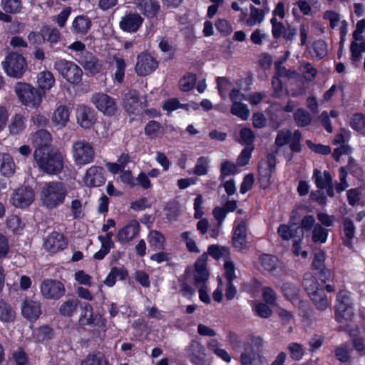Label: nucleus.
<instances>
[{"instance_id": "nucleus-11", "label": "nucleus", "mask_w": 365, "mask_h": 365, "mask_svg": "<svg viewBox=\"0 0 365 365\" xmlns=\"http://www.w3.org/2000/svg\"><path fill=\"white\" fill-rule=\"evenodd\" d=\"M5 73L11 77L20 78L27 68L26 59L17 53H9L1 63Z\"/></svg>"}, {"instance_id": "nucleus-31", "label": "nucleus", "mask_w": 365, "mask_h": 365, "mask_svg": "<svg viewBox=\"0 0 365 365\" xmlns=\"http://www.w3.org/2000/svg\"><path fill=\"white\" fill-rule=\"evenodd\" d=\"M261 266L267 271L278 274L282 270V264L278 259L270 255H263L259 258Z\"/></svg>"}, {"instance_id": "nucleus-39", "label": "nucleus", "mask_w": 365, "mask_h": 365, "mask_svg": "<svg viewBox=\"0 0 365 365\" xmlns=\"http://www.w3.org/2000/svg\"><path fill=\"white\" fill-rule=\"evenodd\" d=\"M99 319L101 320V324L105 326V319H102L101 317H99ZM81 320L82 323L87 324H94L98 325L100 324V322H96V317L93 316L92 306L88 303L85 304L83 307Z\"/></svg>"}, {"instance_id": "nucleus-2", "label": "nucleus", "mask_w": 365, "mask_h": 365, "mask_svg": "<svg viewBox=\"0 0 365 365\" xmlns=\"http://www.w3.org/2000/svg\"><path fill=\"white\" fill-rule=\"evenodd\" d=\"M263 340L259 336L252 337L244 344L240 356L241 365H267L262 355Z\"/></svg>"}, {"instance_id": "nucleus-63", "label": "nucleus", "mask_w": 365, "mask_h": 365, "mask_svg": "<svg viewBox=\"0 0 365 365\" xmlns=\"http://www.w3.org/2000/svg\"><path fill=\"white\" fill-rule=\"evenodd\" d=\"M307 146L314 152L322 155L329 154L331 151L330 146L324 145L322 144H315L312 143L311 140H307L306 141Z\"/></svg>"}, {"instance_id": "nucleus-6", "label": "nucleus", "mask_w": 365, "mask_h": 365, "mask_svg": "<svg viewBox=\"0 0 365 365\" xmlns=\"http://www.w3.org/2000/svg\"><path fill=\"white\" fill-rule=\"evenodd\" d=\"M277 232L283 240H293L292 252L294 255L301 256L304 259L308 257V252L307 251L301 250L300 245L303 240L304 232L299 226H297L294 224L281 225Z\"/></svg>"}, {"instance_id": "nucleus-33", "label": "nucleus", "mask_w": 365, "mask_h": 365, "mask_svg": "<svg viewBox=\"0 0 365 365\" xmlns=\"http://www.w3.org/2000/svg\"><path fill=\"white\" fill-rule=\"evenodd\" d=\"M26 127V119L21 114H16L11 117L8 129L12 135H19L24 132Z\"/></svg>"}, {"instance_id": "nucleus-42", "label": "nucleus", "mask_w": 365, "mask_h": 365, "mask_svg": "<svg viewBox=\"0 0 365 365\" xmlns=\"http://www.w3.org/2000/svg\"><path fill=\"white\" fill-rule=\"evenodd\" d=\"M54 336V331L48 326H43L36 329L33 336L38 342H44L51 339Z\"/></svg>"}, {"instance_id": "nucleus-35", "label": "nucleus", "mask_w": 365, "mask_h": 365, "mask_svg": "<svg viewBox=\"0 0 365 365\" xmlns=\"http://www.w3.org/2000/svg\"><path fill=\"white\" fill-rule=\"evenodd\" d=\"M355 236V227L351 220L348 217L343 219L342 240L347 247L351 246V241Z\"/></svg>"}, {"instance_id": "nucleus-41", "label": "nucleus", "mask_w": 365, "mask_h": 365, "mask_svg": "<svg viewBox=\"0 0 365 365\" xmlns=\"http://www.w3.org/2000/svg\"><path fill=\"white\" fill-rule=\"evenodd\" d=\"M79 301L76 299H70L62 303L59 307V313L65 317L73 316L78 309Z\"/></svg>"}, {"instance_id": "nucleus-47", "label": "nucleus", "mask_w": 365, "mask_h": 365, "mask_svg": "<svg viewBox=\"0 0 365 365\" xmlns=\"http://www.w3.org/2000/svg\"><path fill=\"white\" fill-rule=\"evenodd\" d=\"M42 38L44 41L51 43H57L60 39L59 31L53 27L44 26L41 28Z\"/></svg>"}, {"instance_id": "nucleus-29", "label": "nucleus", "mask_w": 365, "mask_h": 365, "mask_svg": "<svg viewBox=\"0 0 365 365\" xmlns=\"http://www.w3.org/2000/svg\"><path fill=\"white\" fill-rule=\"evenodd\" d=\"M76 59L86 70L91 73H98L101 68V63L90 53H85Z\"/></svg>"}, {"instance_id": "nucleus-51", "label": "nucleus", "mask_w": 365, "mask_h": 365, "mask_svg": "<svg viewBox=\"0 0 365 365\" xmlns=\"http://www.w3.org/2000/svg\"><path fill=\"white\" fill-rule=\"evenodd\" d=\"M323 19L329 22V26L332 29L337 28L342 21L341 20V15L336 11L327 10L323 14Z\"/></svg>"}, {"instance_id": "nucleus-13", "label": "nucleus", "mask_w": 365, "mask_h": 365, "mask_svg": "<svg viewBox=\"0 0 365 365\" xmlns=\"http://www.w3.org/2000/svg\"><path fill=\"white\" fill-rule=\"evenodd\" d=\"M230 98L232 102L231 113L243 120H247L250 115V111L247 106L242 102L245 101V95L240 90L234 88L230 93Z\"/></svg>"}, {"instance_id": "nucleus-57", "label": "nucleus", "mask_w": 365, "mask_h": 365, "mask_svg": "<svg viewBox=\"0 0 365 365\" xmlns=\"http://www.w3.org/2000/svg\"><path fill=\"white\" fill-rule=\"evenodd\" d=\"M190 106L188 104H181L176 98H171L164 103L163 108L168 113H171L178 108L188 110Z\"/></svg>"}, {"instance_id": "nucleus-10", "label": "nucleus", "mask_w": 365, "mask_h": 365, "mask_svg": "<svg viewBox=\"0 0 365 365\" xmlns=\"http://www.w3.org/2000/svg\"><path fill=\"white\" fill-rule=\"evenodd\" d=\"M54 69L68 83L78 84L82 78V70L76 63L66 59H57Z\"/></svg>"}, {"instance_id": "nucleus-54", "label": "nucleus", "mask_w": 365, "mask_h": 365, "mask_svg": "<svg viewBox=\"0 0 365 365\" xmlns=\"http://www.w3.org/2000/svg\"><path fill=\"white\" fill-rule=\"evenodd\" d=\"M292 133L289 130H282L277 133L275 139L276 153H279V148L286 144H289V139L292 136Z\"/></svg>"}, {"instance_id": "nucleus-37", "label": "nucleus", "mask_w": 365, "mask_h": 365, "mask_svg": "<svg viewBox=\"0 0 365 365\" xmlns=\"http://www.w3.org/2000/svg\"><path fill=\"white\" fill-rule=\"evenodd\" d=\"M16 312L14 307L4 300H0V321L6 323L14 322Z\"/></svg>"}, {"instance_id": "nucleus-49", "label": "nucleus", "mask_w": 365, "mask_h": 365, "mask_svg": "<svg viewBox=\"0 0 365 365\" xmlns=\"http://www.w3.org/2000/svg\"><path fill=\"white\" fill-rule=\"evenodd\" d=\"M328 237V230L317 224L312 230V240L315 243H325Z\"/></svg>"}, {"instance_id": "nucleus-5", "label": "nucleus", "mask_w": 365, "mask_h": 365, "mask_svg": "<svg viewBox=\"0 0 365 365\" xmlns=\"http://www.w3.org/2000/svg\"><path fill=\"white\" fill-rule=\"evenodd\" d=\"M303 286L317 309L324 310L330 307L331 303L324 290L319 288V284L312 274L306 273L304 274Z\"/></svg>"}, {"instance_id": "nucleus-21", "label": "nucleus", "mask_w": 365, "mask_h": 365, "mask_svg": "<svg viewBox=\"0 0 365 365\" xmlns=\"http://www.w3.org/2000/svg\"><path fill=\"white\" fill-rule=\"evenodd\" d=\"M186 350L193 365H208L205 349L200 342L192 341Z\"/></svg>"}, {"instance_id": "nucleus-56", "label": "nucleus", "mask_w": 365, "mask_h": 365, "mask_svg": "<svg viewBox=\"0 0 365 365\" xmlns=\"http://www.w3.org/2000/svg\"><path fill=\"white\" fill-rule=\"evenodd\" d=\"M302 134L299 130H296L292 133L289 142V148L292 152L299 153L302 150Z\"/></svg>"}, {"instance_id": "nucleus-18", "label": "nucleus", "mask_w": 365, "mask_h": 365, "mask_svg": "<svg viewBox=\"0 0 365 365\" xmlns=\"http://www.w3.org/2000/svg\"><path fill=\"white\" fill-rule=\"evenodd\" d=\"M158 66V62L147 53L138 55L135 65V72L138 75L145 76L153 72Z\"/></svg>"}, {"instance_id": "nucleus-25", "label": "nucleus", "mask_w": 365, "mask_h": 365, "mask_svg": "<svg viewBox=\"0 0 365 365\" xmlns=\"http://www.w3.org/2000/svg\"><path fill=\"white\" fill-rule=\"evenodd\" d=\"M67 245V241L62 233L53 232L44 241V247L50 252L56 253L63 250Z\"/></svg>"}, {"instance_id": "nucleus-34", "label": "nucleus", "mask_w": 365, "mask_h": 365, "mask_svg": "<svg viewBox=\"0 0 365 365\" xmlns=\"http://www.w3.org/2000/svg\"><path fill=\"white\" fill-rule=\"evenodd\" d=\"M138 8L148 18L155 16L159 10V5L153 0H138Z\"/></svg>"}, {"instance_id": "nucleus-58", "label": "nucleus", "mask_w": 365, "mask_h": 365, "mask_svg": "<svg viewBox=\"0 0 365 365\" xmlns=\"http://www.w3.org/2000/svg\"><path fill=\"white\" fill-rule=\"evenodd\" d=\"M196 82V77L194 74L185 75L179 82V86L181 91H188L191 90Z\"/></svg>"}, {"instance_id": "nucleus-16", "label": "nucleus", "mask_w": 365, "mask_h": 365, "mask_svg": "<svg viewBox=\"0 0 365 365\" xmlns=\"http://www.w3.org/2000/svg\"><path fill=\"white\" fill-rule=\"evenodd\" d=\"M140 230V225L136 220H131L120 228L116 234L118 242L127 244L136 238Z\"/></svg>"}, {"instance_id": "nucleus-19", "label": "nucleus", "mask_w": 365, "mask_h": 365, "mask_svg": "<svg viewBox=\"0 0 365 365\" xmlns=\"http://www.w3.org/2000/svg\"><path fill=\"white\" fill-rule=\"evenodd\" d=\"M71 115L70 108L66 106L57 105L51 115L52 125L58 130L63 129L68 125Z\"/></svg>"}, {"instance_id": "nucleus-64", "label": "nucleus", "mask_w": 365, "mask_h": 365, "mask_svg": "<svg viewBox=\"0 0 365 365\" xmlns=\"http://www.w3.org/2000/svg\"><path fill=\"white\" fill-rule=\"evenodd\" d=\"M301 71L304 77L309 81L313 80L317 75V70L309 63H304L301 66Z\"/></svg>"}, {"instance_id": "nucleus-38", "label": "nucleus", "mask_w": 365, "mask_h": 365, "mask_svg": "<svg viewBox=\"0 0 365 365\" xmlns=\"http://www.w3.org/2000/svg\"><path fill=\"white\" fill-rule=\"evenodd\" d=\"M148 242L153 250H161L165 247L164 235L157 230H151L148 236Z\"/></svg>"}, {"instance_id": "nucleus-27", "label": "nucleus", "mask_w": 365, "mask_h": 365, "mask_svg": "<svg viewBox=\"0 0 365 365\" xmlns=\"http://www.w3.org/2000/svg\"><path fill=\"white\" fill-rule=\"evenodd\" d=\"M233 245L238 250L244 249L247 244V224L245 221L237 220L232 237Z\"/></svg>"}, {"instance_id": "nucleus-61", "label": "nucleus", "mask_w": 365, "mask_h": 365, "mask_svg": "<svg viewBox=\"0 0 365 365\" xmlns=\"http://www.w3.org/2000/svg\"><path fill=\"white\" fill-rule=\"evenodd\" d=\"M282 291L284 292V296L292 302H293L298 297V289L292 284H284L282 287Z\"/></svg>"}, {"instance_id": "nucleus-12", "label": "nucleus", "mask_w": 365, "mask_h": 365, "mask_svg": "<svg viewBox=\"0 0 365 365\" xmlns=\"http://www.w3.org/2000/svg\"><path fill=\"white\" fill-rule=\"evenodd\" d=\"M34 190L29 186H21L14 190L10 202L16 208L24 209L30 206L35 200Z\"/></svg>"}, {"instance_id": "nucleus-20", "label": "nucleus", "mask_w": 365, "mask_h": 365, "mask_svg": "<svg viewBox=\"0 0 365 365\" xmlns=\"http://www.w3.org/2000/svg\"><path fill=\"white\" fill-rule=\"evenodd\" d=\"M106 182L103 168L100 166L90 167L83 177V184L89 187H99Z\"/></svg>"}, {"instance_id": "nucleus-32", "label": "nucleus", "mask_w": 365, "mask_h": 365, "mask_svg": "<svg viewBox=\"0 0 365 365\" xmlns=\"http://www.w3.org/2000/svg\"><path fill=\"white\" fill-rule=\"evenodd\" d=\"M209 350L213 352L218 358L221 359L226 363H230L232 357L230 354L222 348V344L216 339H212L207 343Z\"/></svg>"}, {"instance_id": "nucleus-1", "label": "nucleus", "mask_w": 365, "mask_h": 365, "mask_svg": "<svg viewBox=\"0 0 365 365\" xmlns=\"http://www.w3.org/2000/svg\"><path fill=\"white\" fill-rule=\"evenodd\" d=\"M68 191L61 182H44L40 190V199L42 205L52 210L63 204Z\"/></svg>"}, {"instance_id": "nucleus-36", "label": "nucleus", "mask_w": 365, "mask_h": 365, "mask_svg": "<svg viewBox=\"0 0 365 365\" xmlns=\"http://www.w3.org/2000/svg\"><path fill=\"white\" fill-rule=\"evenodd\" d=\"M91 26L90 19L84 15L76 16L72 23V31L76 34H84L88 31Z\"/></svg>"}, {"instance_id": "nucleus-50", "label": "nucleus", "mask_w": 365, "mask_h": 365, "mask_svg": "<svg viewBox=\"0 0 365 365\" xmlns=\"http://www.w3.org/2000/svg\"><path fill=\"white\" fill-rule=\"evenodd\" d=\"M350 125L352 129L365 135V116L363 114H354L351 118Z\"/></svg>"}, {"instance_id": "nucleus-8", "label": "nucleus", "mask_w": 365, "mask_h": 365, "mask_svg": "<svg viewBox=\"0 0 365 365\" xmlns=\"http://www.w3.org/2000/svg\"><path fill=\"white\" fill-rule=\"evenodd\" d=\"M71 156L76 166H84L93 162L95 150L86 140H78L72 143Z\"/></svg>"}, {"instance_id": "nucleus-43", "label": "nucleus", "mask_w": 365, "mask_h": 365, "mask_svg": "<svg viewBox=\"0 0 365 365\" xmlns=\"http://www.w3.org/2000/svg\"><path fill=\"white\" fill-rule=\"evenodd\" d=\"M350 50L351 53V60L357 62L360 60L362 53L365 52V38L361 40H354L351 42Z\"/></svg>"}, {"instance_id": "nucleus-4", "label": "nucleus", "mask_w": 365, "mask_h": 365, "mask_svg": "<svg viewBox=\"0 0 365 365\" xmlns=\"http://www.w3.org/2000/svg\"><path fill=\"white\" fill-rule=\"evenodd\" d=\"M207 256L206 254L201 255L195 263V271L193 277L195 283L199 289L200 299L206 304H210L211 302L209 290L206 285V281L208 279V272L206 269V261Z\"/></svg>"}, {"instance_id": "nucleus-46", "label": "nucleus", "mask_w": 365, "mask_h": 365, "mask_svg": "<svg viewBox=\"0 0 365 365\" xmlns=\"http://www.w3.org/2000/svg\"><path fill=\"white\" fill-rule=\"evenodd\" d=\"M81 365H108V361L101 353L90 354L81 361Z\"/></svg>"}, {"instance_id": "nucleus-14", "label": "nucleus", "mask_w": 365, "mask_h": 365, "mask_svg": "<svg viewBox=\"0 0 365 365\" xmlns=\"http://www.w3.org/2000/svg\"><path fill=\"white\" fill-rule=\"evenodd\" d=\"M41 295L46 299H58L65 294L63 283L58 280L46 279L40 285Z\"/></svg>"}, {"instance_id": "nucleus-24", "label": "nucleus", "mask_w": 365, "mask_h": 365, "mask_svg": "<svg viewBox=\"0 0 365 365\" xmlns=\"http://www.w3.org/2000/svg\"><path fill=\"white\" fill-rule=\"evenodd\" d=\"M42 313L41 303L31 299H25L21 304V314L24 318L33 322L37 320Z\"/></svg>"}, {"instance_id": "nucleus-22", "label": "nucleus", "mask_w": 365, "mask_h": 365, "mask_svg": "<svg viewBox=\"0 0 365 365\" xmlns=\"http://www.w3.org/2000/svg\"><path fill=\"white\" fill-rule=\"evenodd\" d=\"M143 19L137 14L130 12L123 16L119 23L120 28L128 33H135L142 26Z\"/></svg>"}, {"instance_id": "nucleus-55", "label": "nucleus", "mask_w": 365, "mask_h": 365, "mask_svg": "<svg viewBox=\"0 0 365 365\" xmlns=\"http://www.w3.org/2000/svg\"><path fill=\"white\" fill-rule=\"evenodd\" d=\"M294 120L299 126H306L311 123L312 118L304 108H299L294 113Z\"/></svg>"}, {"instance_id": "nucleus-48", "label": "nucleus", "mask_w": 365, "mask_h": 365, "mask_svg": "<svg viewBox=\"0 0 365 365\" xmlns=\"http://www.w3.org/2000/svg\"><path fill=\"white\" fill-rule=\"evenodd\" d=\"M163 133V128L155 120L149 121L145 127V133L150 138H155Z\"/></svg>"}, {"instance_id": "nucleus-53", "label": "nucleus", "mask_w": 365, "mask_h": 365, "mask_svg": "<svg viewBox=\"0 0 365 365\" xmlns=\"http://www.w3.org/2000/svg\"><path fill=\"white\" fill-rule=\"evenodd\" d=\"M210 160L207 157H200L197 160L192 173L197 175H205L208 172Z\"/></svg>"}, {"instance_id": "nucleus-15", "label": "nucleus", "mask_w": 365, "mask_h": 365, "mask_svg": "<svg viewBox=\"0 0 365 365\" xmlns=\"http://www.w3.org/2000/svg\"><path fill=\"white\" fill-rule=\"evenodd\" d=\"M31 142L35 148L34 157H36L38 152L43 154L48 150L54 149L52 146V136L46 130H39L31 136Z\"/></svg>"}, {"instance_id": "nucleus-7", "label": "nucleus", "mask_w": 365, "mask_h": 365, "mask_svg": "<svg viewBox=\"0 0 365 365\" xmlns=\"http://www.w3.org/2000/svg\"><path fill=\"white\" fill-rule=\"evenodd\" d=\"M14 89L19 99L26 106L31 108H37L41 104L43 94L32 85L18 82L15 85Z\"/></svg>"}, {"instance_id": "nucleus-52", "label": "nucleus", "mask_w": 365, "mask_h": 365, "mask_svg": "<svg viewBox=\"0 0 365 365\" xmlns=\"http://www.w3.org/2000/svg\"><path fill=\"white\" fill-rule=\"evenodd\" d=\"M115 71L114 73V78L118 83H122L125 76V62L123 58H114Z\"/></svg>"}, {"instance_id": "nucleus-59", "label": "nucleus", "mask_w": 365, "mask_h": 365, "mask_svg": "<svg viewBox=\"0 0 365 365\" xmlns=\"http://www.w3.org/2000/svg\"><path fill=\"white\" fill-rule=\"evenodd\" d=\"M240 142L242 144L250 145L252 144L255 138V135L253 132L250 128H242L240 131Z\"/></svg>"}, {"instance_id": "nucleus-45", "label": "nucleus", "mask_w": 365, "mask_h": 365, "mask_svg": "<svg viewBox=\"0 0 365 365\" xmlns=\"http://www.w3.org/2000/svg\"><path fill=\"white\" fill-rule=\"evenodd\" d=\"M1 6L6 13L14 14L21 11V0H1Z\"/></svg>"}, {"instance_id": "nucleus-28", "label": "nucleus", "mask_w": 365, "mask_h": 365, "mask_svg": "<svg viewBox=\"0 0 365 365\" xmlns=\"http://www.w3.org/2000/svg\"><path fill=\"white\" fill-rule=\"evenodd\" d=\"M247 16V10H242V15L240 17L241 21H245L247 26H254L257 24H261L264 19V11L254 6H250V14L249 17L245 20Z\"/></svg>"}, {"instance_id": "nucleus-44", "label": "nucleus", "mask_w": 365, "mask_h": 365, "mask_svg": "<svg viewBox=\"0 0 365 365\" xmlns=\"http://www.w3.org/2000/svg\"><path fill=\"white\" fill-rule=\"evenodd\" d=\"M314 178H315V183L317 187L326 188L331 186V177L329 172L324 171L321 173L315 169L314 170Z\"/></svg>"}, {"instance_id": "nucleus-62", "label": "nucleus", "mask_w": 365, "mask_h": 365, "mask_svg": "<svg viewBox=\"0 0 365 365\" xmlns=\"http://www.w3.org/2000/svg\"><path fill=\"white\" fill-rule=\"evenodd\" d=\"M12 359L17 365H29L27 355L21 348H18L13 352Z\"/></svg>"}, {"instance_id": "nucleus-40", "label": "nucleus", "mask_w": 365, "mask_h": 365, "mask_svg": "<svg viewBox=\"0 0 365 365\" xmlns=\"http://www.w3.org/2000/svg\"><path fill=\"white\" fill-rule=\"evenodd\" d=\"M125 107L128 112L135 113L139 108H143L142 103H139L138 93L135 91L128 92L125 97Z\"/></svg>"}, {"instance_id": "nucleus-9", "label": "nucleus", "mask_w": 365, "mask_h": 365, "mask_svg": "<svg viewBox=\"0 0 365 365\" xmlns=\"http://www.w3.org/2000/svg\"><path fill=\"white\" fill-rule=\"evenodd\" d=\"M335 318L339 323L350 321L354 316L353 302L351 293L346 290L339 292L334 307Z\"/></svg>"}, {"instance_id": "nucleus-23", "label": "nucleus", "mask_w": 365, "mask_h": 365, "mask_svg": "<svg viewBox=\"0 0 365 365\" xmlns=\"http://www.w3.org/2000/svg\"><path fill=\"white\" fill-rule=\"evenodd\" d=\"M76 119L81 128L90 129L96 121L94 111L85 105H78L76 108Z\"/></svg>"}, {"instance_id": "nucleus-3", "label": "nucleus", "mask_w": 365, "mask_h": 365, "mask_svg": "<svg viewBox=\"0 0 365 365\" xmlns=\"http://www.w3.org/2000/svg\"><path fill=\"white\" fill-rule=\"evenodd\" d=\"M65 155L57 148L48 150L47 152L34 158L38 168L44 173L51 175L60 173L64 166Z\"/></svg>"}, {"instance_id": "nucleus-30", "label": "nucleus", "mask_w": 365, "mask_h": 365, "mask_svg": "<svg viewBox=\"0 0 365 365\" xmlns=\"http://www.w3.org/2000/svg\"><path fill=\"white\" fill-rule=\"evenodd\" d=\"M16 170L13 158L8 153H0V173L5 177L12 176Z\"/></svg>"}, {"instance_id": "nucleus-17", "label": "nucleus", "mask_w": 365, "mask_h": 365, "mask_svg": "<svg viewBox=\"0 0 365 365\" xmlns=\"http://www.w3.org/2000/svg\"><path fill=\"white\" fill-rule=\"evenodd\" d=\"M91 101L96 108L106 115H112L116 111L115 100L106 93H95L92 96Z\"/></svg>"}, {"instance_id": "nucleus-60", "label": "nucleus", "mask_w": 365, "mask_h": 365, "mask_svg": "<svg viewBox=\"0 0 365 365\" xmlns=\"http://www.w3.org/2000/svg\"><path fill=\"white\" fill-rule=\"evenodd\" d=\"M239 173L236 165L227 160H225L221 165V175L223 177L235 175Z\"/></svg>"}, {"instance_id": "nucleus-26", "label": "nucleus", "mask_w": 365, "mask_h": 365, "mask_svg": "<svg viewBox=\"0 0 365 365\" xmlns=\"http://www.w3.org/2000/svg\"><path fill=\"white\" fill-rule=\"evenodd\" d=\"M36 84L37 88L43 95L55 86L56 79L51 71L44 70L37 74Z\"/></svg>"}]
</instances>
